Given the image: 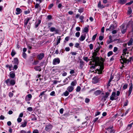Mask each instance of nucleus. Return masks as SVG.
I'll use <instances>...</instances> for the list:
<instances>
[{
    "label": "nucleus",
    "mask_w": 133,
    "mask_h": 133,
    "mask_svg": "<svg viewBox=\"0 0 133 133\" xmlns=\"http://www.w3.org/2000/svg\"><path fill=\"white\" fill-rule=\"evenodd\" d=\"M92 60L93 62H95V64H92V65L91 66V68L94 69L96 66H99V69H97V70L100 74H101L102 72V70L104 69L103 62L100 61L99 60V58L98 57L94 58V59H92Z\"/></svg>",
    "instance_id": "1"
},
{
    "label": "nucleus",
    "mask_w": 133,
    "mask_h": 133,
    "mask_svg": "<svg viewBox=\"0 0 133 133\" xmlns=\"http://www.w3.org/2000/svg\"><path fill=\"white\" fill-rule=\"evenodd\" d=\"M121 59H120V61L122 64H123V63H126L128 62V63L130 62L132 60V57H130L128 59H127V58H125L124 56L123 58L122 56H121Z\"/></svg>",
    "instance_id": "2"
},
{
    "label": "nucleus",
    "mask_w": 133,
    "mask_h": 133,
    "mask_svg": "<svg viewBox=\"0 0 133 133\" xmlns=\"http://www.w3.org/2000/svg\"><path fill=\"white\" fill-rule=\"evenodd\" d=\"M5 82L7 85L8 86L14 85L15 84V80L11 79L10 80V79H8L5 81Z\"/></svg>",
    "instance_id": "3"
},
{
    "label": "nucleus",
    "mask_w": 133,
    "mask_h": 133,
    "mask_svg": "<svg viewBox=\"0 0 133 133\" xmlns=\"http://www.w3.org/2000/svg\"><path fill=\"white\" fill-rule=\"evenodd\" d=\"M120 28L122 33V34H124L126 31L127 28L125 27V25L124 24H122L120 26Z\"/></svg>",
    "instance_id": "4"
},
{
    "label": "nucleus",
    "mask_w": 133,
    "mask_h": 133,
    "mask_svg": "<svg viewBox=\"0 0 133 133\" xmlns=\"http://www.w3.org/2000/svg\"><path fill=\"white\" fill-rule=\"evenodd\" d=\"M60 62V60L58 58H54L52 64L54 65H56L59 64Z\"/></svg>",
    "instance_id": "5"
},
{
    "label": "nucleus",
    "mask_w": 133,
    "mask_h": 133,
    "mask_svg": "<svg viewBox=\"0 0 133 133\" xmlns=\"http://www.w3.org/2000/svg\"><path fill=\"white\" fill-rule=\"evenodd\" d=\"M52 125L50 124H48L46 125L45 127V130L46 131H50L52 128Z\"/></svg>",
    "instance_id": "6"
},
{
    "label": "nucleus",
    "mask_w": 133,
    "mask_h": 133,
    "mask_svg": "<svg viewBox=\"0 0 133 133\" xmlns=\"http://www.w3.org/2000/svg\"><path fill=\"white\" fill-rule=\"evenodd\" d=\"M44 54L43 53H41L38 55L37 57L38 58L39 60H41L44 56Z\"/></svg>",
    "instance_id": "7"
},
{
    "label": "nucleus",
    "mask_w": 133,
    "mask_h": 133,
    "mask_svg": "<svg viewBox=\"0 0 133 133\" xmlns=\"http://www.w3.org/2000/svg\"><path fill=\"white\" fill-rule=\"evenodd\" d=\"M86 36V34H83L82 35L81 37L79 38V40L81 41H83L85 38Z\"/></svg>",
    "instance_id": "8"
},
{
    "label": "nucleus",
    "mask_w": 133,
    "mask_h": 133,
    "mask_svg": "<svg viewBox=\"0 0 133 133\" xmlns=\"http://www.w3.org/2000/svg\"><path fill=\"white\" fill-rule=\"evenodd\" d=\"M130 87L129 90V94L128 96H129L131 93L132 89V83H131L129 85Z\"/></svg>",
    "instance_id": "9"
},
{
    "label": "nucleus",
    "mask_w": 133,
    "mask_h": 133,
    "mask_svg": "<svg viewBox=\"0 0 133 133\" xmlns=\"http://www.w3.org/2000/svg\"><path fill=\"white\" fill-rule=\"evenodd\" d=\"M116 95V92H113L112 94L110 96V99L113 101L115 99L114 97Z\"/></svg>",
    "instance_id": "10"
},
{
    "label": "nucleus",
    "mask_w": 133,
    "mask_h": 133,
    "mask_svg": "<svg viewBox=\"0 0 133 133\" xmlns=\"http://www.w3.org/2000/svg\"><path fill=\"white\" fill-rule=\"evenodd\" d=\"M50 31L51 32H53L54 31H55L56 33H58V29H56L55 28L52 27L50 28Z\"/></svg>",
    "instance_id": "11"
},
{
    "label": "nucleus",
    "mask_w": 133,
    "mask_h": 133,
    "mask_svg": "<svg viewBox=\"0 0 133 133\" xmlns=\"http://www.w3.org/2000/svg\"><path fill=\"white\" fill-rule=\"evenodd\" d=\"M32 96L31 94L28 95L25 97V100L26 101H30L31 98Z\"/></svg>",
    "instance_id": "12"
},
{
    "label": "nucleus",
    "mask_w": 133,
    "mask_h": 133,
    "mask_svg": "<svg viewBox=\"0 0 133 133\" xmlns=\"http://www.w3.org/2000/svg\"><path fill=\"white\" fill-rule=\"evenodd\" d=\"M74 89V87L72 86H69L67 89V90L69 92H72Z\"/></svg>",
    "instance_id": "13"
},
{
    "label": "nucleus",
    "mask_w": 133,
    "mask_h": 133,
    "mask_svg": "<svg viewBox=\"0 0 133 133\" xmlns=\"http://www.w3.org/2000/svg\"><path fill=\"white\" fill-rule=\"evenodd\" d=\"M109 95V92H106L105 93V95L103 97V99H104V101H105Z\"/></svg>",
    "instance_id": "14"
},
{
    "label": "nucleus",
    "mask_w": 133,
    "mask_h": 133,
    "mask_svg": "<svg viewBox=\"0 0 133 133\" xmlns=\"http://www.w3.org/2000/svg\"><path fill=\"white\" fill-rule=\"evenodd\" d=\"M105 6L101 4V2L100 1H99V3L98 4V8H101L102 9L104 8L105 7Z\"/></svg>",
    "instance_id": "15"
},
{
    "label": "nucleus",
    "mask_w": 133,
    "mask_h": 133,
    "mask_svg": "<svg viewBox=\"0 0 133 133\" xmlns=\"http://www.w3.org/2000/svg\"><path fill=\"white\" fill-rule=\"evenodd\" d=\"M112 128L113 127H112L111 128H109L106 129L110 133H111V132L114 133L115 132V131L114 130L112 129Z\"/></svg>",
    "instance_id": "16"
},
{
    "label": "nucleus",
    "mask_w": 133,
    "mask_h": 133,
    "mask_svg": "<svg viewBox=\"0 0 133 133\" xmlns=\"http://www.w3.org/2000/svg\"><path fill=\"white\" fill-rule=\"evenodd\" d=\"M102 92V91L99 90H98L94 92V94L96 96H97L100 94Z\"/></svg>",
    "instance_id": "17"
},
{
    "label": "nucleus",
    "mask_w": 133,
    "mask_h": 133,
    "mask_svg": "<svg viewBox=\"0 0 133 133\" xmlns=\"http://www.w3.org/2000/svg\"><path fill=\"white\" fill-rule=\"evenodd\" d=\"M27 124V122L26 120H24L23 122L22 123V124L20 127H25L26 125Z\"/></svg>",
    "instance_id": "18"
},
{
    "label": "nucleus",
    "mask_w": 133,
    "mask_h": 133,
    "mask_svg": "<svg viewBox=\"0 0 133 133\" xmlns=\"http://www.w3.org/2000/svg\"><path fill=\"white\" fill-rule=\"evenodd\" d=\"M16 10L17 11V12H16V15L19 14L22 12L21 9L19 8H17L16 9Z\"/></svg>",
    "instance_id": "19"
},
{
    "label": "nucleus",
    "mask_w": 133,
    "mask_h": 133,
    "mask_svg": "<svg viewBox=\"0 0 133 133\" xmlns=\"http://www.w3.org/2000/svg\"><path fill=\"white\" fill-rule=\"evenodd\" d=\"M41 21L40 20H39L38 21H37L35 23V28H37L38 26L41 23Z\"/></svg>",
    "instance_id": "20"
},
{
    "label": "nucleus",
    "mask_w": 133,
    "mask_h": 133,
    "mask_svg": "<svg viewBox=\"0 0 133 133\" xmlns=\"http://www.w3.org/2000/svg\"><path fill=\"white\" fill-rule=\"evenodd\" d=\"M13 63L15 64L18 65V61L17 58H15L13 61Z\"/></svg>",
    "instance_id": "21"
},
{
    "label": "nucleus",
    "mask_w": 133,
    "mask_h": 133,
    "mask_svg": "<svg viewBox=\"0 0 133 133\" xmlns=\"http://www.w3.org/2000/svg\"><path fill=\"white\" fill-rule=\"evenodd\" d=\"M126 1V0H119L118 3L121 4H123L125 3Z\"/></svg>",
    "instance_id": "22"
},
{
    "label": "nucleus",
    "mask_w": 133,
    "mask_h": 133,
    "mask_svg": "<svg viewBox=\"0 0 133 133\" xmlns=\"http://www.w3.org/2000/svg\"><path fill=\"white\" fill-rule=\"evenodd\" d=\"M77 84V81L76 80H75L74 81L72 82L71 84V86H72L73 87H74V86L76 85Z\"/></svg>",
    "instance_id": "23"
},
{
    "label": "nucleus",
    "mask_w": 133,
    "mask_h": 133,
    "mask_svg": "<svg viewBox=\"0 0 133 133\" xmlns=\"http://www.w3.org/2000/svg\"><path fill=\"white\" fill-rule=\"evenodd\" d=\"M34 69L36 71H41V69L40 68V66H36L34 67Z\"/></svg>",
    "instance_id": "24"
},
{
    "label": "nucleus",
    "mask_w": 133,
    "mask_h": 133,
    "mask_svg": "<svg viewBox=\"0 0 133 133\" xmlns=\"http://www.w3.org/2000/svg\"><path fill=\"white\" fill-rule=\"evenodd\" d=\"M31 18H27V19L24 22V26L25 27L27 24L28 23L29 21L31 19Z\"/></svg>",
    "instance_id": "25"
},
{
    "label": "nucleus",
    "mask_w": 133,
    "mask_h": 133,
    "mask_svg": "<svg viewBox=\"0 0 133 133\" xmlns=\"http://www.w3.org/2000/svg\"><path fill=\"white\" fill-rule=\"evenodd\" d=\"M10 76L12 78H14L15 76V74L13 72H11L10 74Z\"/></svg>",
    "instance_id": "26"
},
{
    "label": "nucleus",
    "mask_w": 133,
    "mask_h": 133,
    "mask_svg": "<svg viewBox=\"0 0 133 133\" xmlns=\"http://www.w3.org/2000/svg\"><path fill=\"white\" fill-rule=\"evenodd\" d=\"M31 120L33 121H36L37 118L36 117H35V115L34 114H32L31 116Z\"/></svg>",
    "instance_id": "27"
},
{
    "label": "nucleus",
    "mask_w": 133,
    "mask_h": 133,
    "mask_svg": "<svg viewBox=\"0 0 133 133\" xmlns=\"http://www.w3.org/2000/svg\"><path fill=\"white\" fill-rule=\"evenodd\" d=\"M97 53H98L96 51H94V52L93 53V54H92L93 56H92V57L93 58L92 59H94V58L97 57H96V56L97 55Z\"/></svg>",
    "instance_id": "28"
},
{
    "label": "nucleus",
    "mask_w": 133,
    "mask_h": 133,
    "mask_svg": "<svg viewBox=\"0 0 133 133\" xmlns=\"http://www.w3.org/2000/svg\"><path fill=\"white\" fill-rule=\"evenodd\" d=\"M133 40L132 38H131L128 43V45H130L132 44L133 42Z\"/></svg>",
    "instance_id": "29"
},
{
    "label": "nucleus",
    "mask_w": 133,
    "mask_h": 133,
    "mask_svg": "<svg viewBox=\"0 0 133 133\" xmlns=\"http://www.w3.org/2000/svg\"><path fill=\"white\" fill-rule=\"evenodd\" d=\"M128 50V49L127 48H125L123 50V54H122V55L123 56H125L126 54V51Z\"/></svg>",
    "instance_id": "30"
},
{
    "label": "nucleus",
    "mask_w": 133,
    "mask_h": 133,
    "mask_svg": "<svg viewBox=\"0 0 133 133\" xmlns=\"http://www.w3.org/2000/svg\"><path fill=\"white\" fill-rule=\"evenodd\" d=\"M113 29V26H111L109 28L106 29V30L107 31L108 30L111 31Z\"/></svg>",
    "instance_id": "31"
},
{
    "label": "nucleus",
    "mask_w": 133,
    "mask_h": 133,
    "mask_svg": "<svg viewBox=\"0 0 133 133\" xmlns=\"http://www.w3.org/2000/svg\"><path fill=\"white\" fill-rule=\"evenodd\" d=\"M128 87V84H127L125 83L123 85V89L124 90L125 89L127 88Z\"/></svg>",
    "instance_id": "32"
},
{
    "label": "nucleus",
    "mask_w": 133,
    "mask_h": 133,
    "mask_svg": "<svg viewBox=\"0 0 133 133\" xmlns=\"http://www.w3.org/2000/svg\"><path fill=\"white\" fill-rule=\"evenodd\" d=\"M46 91H43L42 92L40 95L39 96V97H41V98L42 96L43 95H45L44 93Z\"/></svg>",
    "instance_id": "33"
},
{
    "label": "nucleus",
    "mask_w": 133,
    "mask_h": 133,
    "mask_svg": "<svg viewBox=\"0 0 133 133\" xmlns=\"http://www.w3.org/2000/svg\"><path fill=\"white\" fill-rule=\"evenodd\" d=\"M16 54V52H15V51L14 50H13L11 53V56L12 57H13Z\"/></svg>",
    "instance_id": "34"
},
{
    "label": "nucleus",
    "mask_w": 133,
    "mask_h": 133,
    "mask_svg": "<svg viewBox=\"0 0 133 133\" xmlns=\"http://www.w3.org/2000/svg\"><path fill=\"white\" fill-rule=\"evenodd\" d=\"M83 59L85 61L87 62H88L90 60L89 59H88V58L87 57H83Z\"/></svg>",
    "instance_id": "35"
},
{
    "label": "nucleus",
    "mask_w": 133,
    "mask_h": 133,
    "mask_svg": "<svg viewBox=\"0 0 133 133\" xmlns=\"http://www.w3.org/2000/svg\"><path fill=\"white\" fill-rule=\"evenodd\" d=\"M68 92V91H66L63 93L64 95L66 96H68L69 94V92Z\"/></svg>",
    "instance_id": "36"
},
{
    "label": "nucleus",
    "mask_w": 133,
    "mask_h": 133,
    "mask_svg": "<svg viewBox=\"0 0 133 133\" xmlns=\"http://www.w3.org/2000/svg\"><path fill=\"white\" fill-rule=\"evenodd\" d=\"M114 41H116V42L117 43H120L122 42V41L120 40V39H115L114 40Z\"/></svg>",
    "instance_id": "37"
},
{
    "label": "nucleus",
    "mask_w": 133,
    "mask_h": 133,
    "mask_svg": "<svg viewBox=\"0 0 133 133\" xmlns=\"http://www.w3.org/2000/svg\"><path fill=\"white\" fill-rule=\"evenodd\" d=\"M113 54V52L112 51L109 52L107 54V56L108 57H109L111 55Z\"/></svg>",
    "instance_id": "38"
},
{
    "label": "nucleus",
    "mask_w": 133,
    "mask_h": 133,
    "mask_svg": "<svg viewBox=\"0 0 133 133\" xmlns=\"http://www.w3.org/2000/svg\"><path fill=\"white\" fill-rule=\"evenodd\" d=\"M79 45V43H76L75 44V47L77 48H79L80 47Z\"/></svg>",
    "instance_id": "39"
},
{
    "label": "nucleus",
    "mask_w": 133,
    "mask_h": 133,
    "mask_svg": "<svg viewBox=\"0 0 133 133\" xmlns=\"http://www.w3.org/2000/svg\"><path fill=\"white\" fill-rule=\"evenodd\" d=\"M80 35V33L79 32H77L75 34V36L77 37H78Z\"/></svg>",
    "instance_id": "40"
},
{
    "label": "nucleus",
    "mask_w": 133,
    "mask_h": 133,
    "mask_svg": "<svg viewBox=\"0 0 133 133\" xmlns=\"http://www.w3.org/2000/svg\"><path fill=\"white\" fill-rule=\"evenodd\" d=\"M39 4L38 3H36L35 6V9L38 8L39 7H40Z\"/></svg>",
    "instance_id": "41"
},
{
    "label": "nucleus",
    "mask_w": 133,
    "mask_h": 133,
    "mask_svg": "<svg viewBox=\"0 0 133 133\" xmlns=\"http://www.w3.org/2000/svg\"><path fill=\"white\" fill-rule=\"evenodd\" d=\"M81 89V88L79 86H78L76 89V91L78 92L80 91Z\"/></svg>",
    "instance_id": "42"
},
{
    "label": "nucleus",
    "mask_w": 133,
    "mask_h": 133,
    "mask_svg": "<svg viewBox=\"0 0 133 133\" xmlns=\"http://www.w3.org/2000/svg\"><path fill=\"white\" fill-rule=\"evenodd\" d=\"M83 30L85 32H88V29L87 27H85L84 28Z\"/></svg>",
    "instance_id": "43"
},
{
    "label": "nucleus",
    "mask_w": 133,
    "mask_h": 133,
    "mask_svg": "<svg viewBox=\"0 0 133 133\" xmlns=\"http://www.w3.org/2000/svg\"><path fill=\"white\" fill-rule=\"evenodd\" d=\"M93 80L95 81L96 82H98V78L96 77H94L93 78Z\"/></svg>",
    "instance_id": "44"
},
{
    "label": "nucleus",
    "mask_w": 133,
    "mask_h": 133,
    "mask_svg": "<svg viewBox=\"0 0 133 133\" xmlns=\"http://www.w3.org/2000/svg\"><path fill=\"white\" fill-rule=\"evenodd\" d=\"M22 56L24 58H26V53L24 52H23V53Z\"/></svg>",
    "instance_id": "45"
},
{
    "label": "nucleus",
    "mask_w": 133,
    "mask_h": 133,
    "mask_svg": "<svg viewBox=\"0 0 133 133\" xmlns=\"http://www.w3.org/2000/svg\"><path fill=\"white\" fill-rule=\"evenodd\" d=\"M89 47L90 50H91L93 49V46L92 44H91L89 45Z\"/></svg>",
    "instance_id": "46"
},
{
    "label": "nucleus",
    "mask_w": 133,
    "mask_h": 133,
    "mask_svg": "<svg viewBox=\"0 0 133 133\" xmlns=\"http://www.w3.org/2000/svg\"><path fill=\"white\" fill-rule=\"evenodd\" d=\"M27 109L28 111H31L33 110L32 109L31 107H28L27 108Z\"/></svg>",
    "instance_id": "47"
},
{
    "label": "nucleus",
    "mask_w": 133,
    "mask_h": 133,
    "mask_svg": "<svg viewBox=\"0 0 133 133\" xmlns=\"http://www.w3.org/2000/svg\"><path fill=\"white\" fill-rule=\"evenodd\" d=\"M61 40V38L60 37H59L58 39L57 40V42L56 43V45H57L60 42V41Z\"/></svg>",
    "instance_id": "48"
},
{
    "label": "nucleus",
    "mask_w": 133,
    "mask_h": 133,
    "mask_svg": "<svg viewBox=\"0 0 133 133\" xmlns=\"http://www.w3.org/2000/svg\"><path fill=\"white\" fill-rule=\"evenodd\" d=\"M38 61H34V62L32 63V64L34 65H37L38 63Z\"/></svg>",
    "instance_id": "49"
},
{
    "label": "nucleus",
    "mask_w": 133,
    "mask_h": 133,
    "mask_svg": "<svg viewBox=\"0 0 133 133\" xmlns=\"http://www.w3.org/2000/svg\"><path fill=\"white\" fill-rule=\"evenodd\" d=\"M97 36V34H96L95 35H94L92 37V39L94 41L95 39V38Z\"/></svg>",
    "instance_id": "50"
},
{
    "label": "nucleus",
    "mask_w": 133,
    "mask_h": 133,
    "mask_svg": "<svg viewBox=\"0 0 133 133\" xmlns=\"http://www.w3.org/2000/svg\"><path fill=\"white\" fill-rule=\"evenodd\" d=\"M128 13L129 14H130L132 13V10L130 8L129 9V10H128Z\"/></svg>",
    "instance_id": "51"
},
{
    "label": "nucleus",
    "mask_w": 133,
    "mask_h": 133,
    "mask_svg": "<svg viewBox=\"0 0 133 133\" xmlns=\"http://www.w3.org/2000/svg\"><path fill=\"white\" fill-rule=\"evenodd\" d=\"M100 49V47H97L96 48V50H94V51H96L97 52H98V51Z\"/></svg>",
    "instance_id": "52"
},
{
    "label": "nucleus",
    "mask_w": 133,
    "mask_h": 133,
    "mask_svg": "<svg viewBox=\"0 0 133 133\" xmlns=\"http://www.w3.org/2000/svg\"><path fill=\"white\" fill-rule=\"evenodd\" d=\"M17 121L18 122L20 123L22 121V118L19 117L17 118Z\"/></svg>",
    "instance_id": "53"
},
{
    "label": "nucleus",
    "mask_w": 133,
    "mask_h": 133,
    "mask_svg": "<svg viewBox=\"0 0 133 133\" xmlns=\"http://www.w3.org/2000/svg\"><path fill=\"white\" fill-rule=\"evenodd\" d=\"M83 8L79 9L78 10V11L80 13H82L83 11Z\"/></svg>",
    "instance_id": "54"
},
{
    "label": "nucleus",
    "mask_w": 133,
    "mask_h": 133,
    "mask_svg": "<svg viewBox=\"0 0 133 133\" xmlns=\"http://www.w3.org/2000/svg\"><path fill=\"white\" fill-rule=\"evenodd\" d=\"M53 5L54 4L52 3L50 4L49 6L48 9H51L52 8V7L53 6Z\"/></svg>",
    "instance_id": "55"
},
{
    "label": "nucleus",
    "mask_w": 133,
    "mask_h": 133,
    "mask_svg": "<svg viewBox=\"0 0 133 133\" xmlns=\"http://www.w3.org/2000/svg\"><path fill=\"white\" fill-rule=\"evenodd\" d=\"M70 54L73 56H75L77 54L76 52H71Z\"/></svg>",
    "instance_id": "56"
},
{
    "label": "nucleus",
    "mask_w": 133,
    "mask_h": 133,
    "mask_svg": "<svg viewBox=\"0 0 133 133\" xmlns=\"http://www.w3.org/2000/svg\"><path fill=\"white\" fill-rule=\"evenodd\" d=\"M90 101V99L88 98H86L85 100V102L86 103H88Z\"/></svg>",
    "instance_id": "57"
},
{
    "label": "nucleus",
    "mask_w": 133,
    "mask_h": 133,
    "mask_svg": "<svg viewBox=\"0 0 133 133\" xmlns=\"http://www.w3.org/2000/svg\"><path fill=\"white\" fill-rule=\"evenodd\" d=\"M70 73L71 74H74L75 73V71L73 70H70Z\"/></svg>",
    "instance_id": "58"
},
{
    "label": "nucleus",
    "mask_w": 133,
    "mask_h": 133,
    "mask_svg": "<svg viewBox=\"0 0 133 133\" xmlns=\"http://www.w3.org/2000/svg\"><path fill=\"white\" fill-rule=\"evenodd\" d=\"M33 133H39L38 131L37 130H35L33 131Z\"/></svg>",
    "instance_id": "59"
},
{
    "label": "nucleus",
    "mask_w": 133,
    "mask_h": 133,
    "mask_svg": "<svg viewBox=\"0 0 133 133\" xmlns=\"http://www.w3.org/2000/svg\"><path fill=\"white\" fill-rule=\"evenodd\" d=\"M84 17L83 16H81L79 17V19L81 20L82 21H81V22H82L83 21L82 20L84 19Z\"/></svg>",
    "instance_id": "60"
},
{
    "label": "nucleus",
    "mask_w": 133,
    "mask_h": 133,
    "mask_svg": "<svg viewBox=\"0 0 133 133\" xmlns=\"http://www.w3.org/2000/svg\"><path fill=\"white\" fill-rule=\"evenodd\" d=\"M52 23H49L48 24V28H49L52 25Z\"/></svg>",
    "instance_id": "61"
},
{
    "label": "nucleus",
    "mask_w": 133,
    "mask_h": 133,
    "mask_svg": "<svg viewBox=\"0 0 133 133\" xmlns=\"http://www.w3.org/2000/svg\"><path fill=\"white\" fill-rule=\"evenodd\" d=\"M64 109L63 108L59 110L60 113L61 114H62L63 113Z\"/></svg>",
    "instance_id": "62"
},
{
    "label": "nucleus",
    "mask_w": 133,
    "mask_h": 133,
    "mask_svg": "<svg viewBox=\"0 0 133 133\" xmlns=\"http://www.w3.org/2000/svg\"><path fill=\"white\" fill-rule=\"evenodd\" d=\"M65 50L66 51H69L70 50V48L68 47H66L65 49Z\"/></svg>",
    "instance_id": "63"
},
{
    "label": "nucleus",
    "mask_w": 133,
    "mask_h": 133,
    "mask_svg": "<svg viewBox=\"0 0 133 133\" xmlns=\"http://www.w3.org/2000/svg\"><path fill=\"white\" fill-rule=\"evenodd\" d=\"M47 18L48 19H51L52 18V16L50 15H48L47 16Z\"/></svg>",
    "instance_id": "64"
}]
</instances>
